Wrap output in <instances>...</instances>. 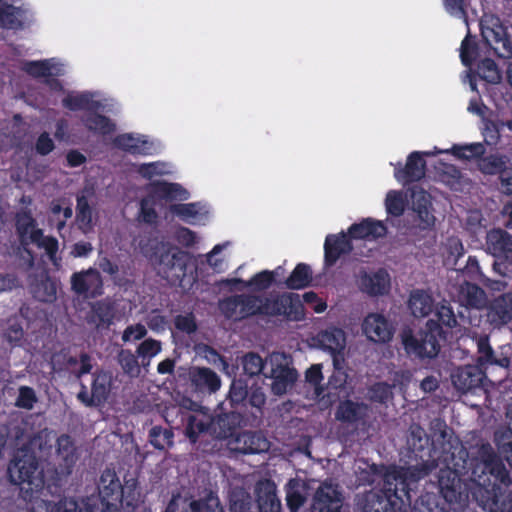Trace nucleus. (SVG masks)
Returning a JSON list of instances; mask_svg holds the SVG:
<instances>
[{
  "instance_id": "nucleus-1",
  "label": "nucleus",
  "mask_w": 512,
  "mask_h": 512,
  "mask_svg": "<svg viewBox=\"0 0 512 512\" xmlns=\"http://www.w3.org/2000/svg\"><path fill=\"white\" fill-rule=\"evenodd\" d=\"M447 445L448 450L442 452L438 461V466L443 467L437 474L439 492L447 503L461 501L462 476L484 487L488 494L486 500L495 494H502V487L512 485L509 471L490 443L481 444L472 456L460 440L450 441Z\"/></svg>"
},
{
  "instance_id": "nucleus-2",
  "label": "nucleus",
  "mask_w": 512,
  "mask_h": 512,
  "mask_svg": "<svg viewBox=\"0 0 512 512\" xmlns=\"http://www.w3.org/2000/svg\"><path fill=\"white\" fill-rule=\"evenodd\" d=\"M454 440L459 439L448 436L445 425L437 438V442L440 444V447H437L435 442L427 435L424 428L417 423H412L408 430L407 446L417 463L407 468L405 478L400 476L394 477V481H396V479H404L409 485L407 479L416 482L429 475L438 467V461L442 452L448 450V445L446 446V444ZM395 483L396 482L392 483V487H394ZM408 488L411 492V488L409 486Z\"/></svg>"
},
{
  "instance_id": "nucleus-3",
  "label": "nucleus",
  "mask_w": 512,
  "mask_h": 512,
  "mask_svg": "<svg viewBox=\"0 0 512 512\" xmlns=\"http://www.w3.org/2000/svg\"><path fill=\"white\" fill-rule=\"evenodd\" d=\"M46 445L47 441L42 433H35L17 450L8 465L7 473L10 482L31 495L38 492L44 483L36 451L43 452Z\"/></svg>"
},
{
  "instance_id": "nucleus-4",
  "label": "nucleus",
  "mask_w": 512,
  "mask_h": 512,
  "mask_svg": "<svg viewBox=\"0 0 512 512\" xmlns=\"http://www.w3.org/2000/svg\"><path fill=\"white\" fill-rule=\"evenodd\" d=\"M401 338L407 354L424 359L436 357L441 348L440 340L446 337L443 327L434 319H429L418 335L408 329L402 332Z\"/></svg>"
},
{
  "instance_id": "nucleus-5",
  "label": "nucleus",
  "mask_w": 512,
  "mask_h": 512,
  "mask_svg": "<svg viewBox=\"0 0 512 512\" xmlns=\"http://www.w3.org/2000/svg\"><path fill=\"white\" fill-rule=\"evenodd\" d=\"M404 499L409 503L412 502L406 481L396 479V483L392 487V482L387 480L382 491L365 493L359 499L358 505L361 506L362 512H397L398 502L404 503Z\"/></svg>"
},
{
  "instance_id": "nucleus-6",
  "label": "nucleus",
  "mask_w": 512,
  "mask_h": 512,
  "mask_svg": "<svg viewBox=\"0 0 512 512\" xmlns=\"http://www.w3.org/2000/svg\"><path fill=\"white\" fill-rule=\"evenodd\" d=\"M227 402L231 409L250 414L253 420L261 418L266 404V395L260 386L248 388V383L242 378L232 380Z\"/></svg>"
},
{
  "instance_id": "nucleus-7",
  "label": "nucleus",
  "mask_w": 512,
  "mask_h": 512,
  "mask_svg": "<svg viewBox=\"0 0 512 512\" xmlns=\"http://www.w3.org/2000/svg\"><path fill=\"white\" fill-rule=\"evenodd\" d=\"M261 316L283 317L287 321L298 322L304 320L305 310L298 294L284 292L261 296Z\"/></svg>"
},
{
  "instance_id": "nucleus-8",
  "label": "nucleus",
  "mask_w": 512,
  "mask_h": 512,
  "mask_svg": "<svg viewBox=\"0 0 512 512\" xmlns=\"http://www.w3.org/2000/svg\"><path fill=\"white\" fill-rule=\"evenodd\" d=\"M219 309L228 319H247L261 316V296L254 294H235L219 302Z\"/></svg>"
},
{
  "instance_id": "nucleus-9",
  "label": "nucleus",
  "mask_w": 512,
  "mask_h": 512,
  "mask_svg": "<svg viewBox=\"0 0 512 512\" xmlns=\"http://www.w3.org/2000/svg\"><path fill=\"white\" fill-rule=\"evenodd\" d=\"M189 254L177 247H168L158 258V273L165 279L177 281L186 275Z\"/></svg>"
},
{
  "instance_id": "nucleus-10",
  "label": "nucleus",
  "mask_w": 512,
  "mask_h": 512,
  "mask_svg": "<svg viewBox=\"0 0 512 512\" xmlns=\"http://www.w3.org/2000/svg\"><path fill=\"white\" fill-rule=\"evenodd\" d=\"M251 498L243 491L233 492L230 495V512H250ZM190 512H224L217 496L209 495L205 499L193 500L190 503Z\"/></svg>"
},
{
  "instance_id": "nucleus-11",
  "label": "nucleus",
  "mask_w": 512,
  "mask_h": 512,
  "mask_svg": "<svg viewBox=\"0 0 512 512\" xmlns=\"http://www.w3.org/2000/svg\"><path fill=\"white\" fill-rule=\"evenodd\" d=\"M263 375L272 380L271 392L276 396L285 394L298 379L297 370L291 367L284 357L272 358L270 372Z\"/></svg>"
},
{
  "instance_id": "nucleus-12",
  "label": "nucleus",
  "mask_w": 512,
  "mask_h": 512,
  "mask_svg": "<svg viewBox=\"0 0 512 512\" xmlns=\"http://www.w3.org/2000/svg\"><path fill=\"white\" fill-rule=\"evenodd\" d=\"M480 32L486 45L497 55L509 56L512 54V44L509 40L507 28L499 18L491 19L490 24L481 21Z\"/></svg>"
},
{
  "instance_id": "nucleus-13",
  "label": "nucleus",
  "mask_w": 512,
  "mask_h": 512,
  "mask_svg": "<svg viewBox=\"0 0 512 512\" xmlns=\"http://www.w3.org/2000/svg\"><path fill=\"white\" fill-rule=\"evenodd\" d=\"M70 284L71 290L84 298L95 299L104 293L103 279L95 268L74 272Z\"/></svg>"
},
{
  "instance_id": "nucleus-14",
  "label": "nucleus",
  "mask_w": 512,
  "mask_h": 512,
  "mask_svg": "<svg viewBox=\"0 0 512 512\" xmlns=\"http://www.w3.org/2000/svg\"><path fill=\"white\" fill-rule=\"evenodd\" d=\"M442 151H437L436 154L441 153ZM435 153H431L428 151L420 152L413 151L411 152L406 160V164L402 167L401 163H398L394 169V177L398 182L407 185L420 181L424 178L426 173V161L424 160V156H433Z\"/></svg>"
},
{
  "instance_id": "nucleus-15",
  "label": "nucleus",
  "mask_w": 512,
  "mask_h": 512,
  "mask_svg": "<svg viewBox=\"0 0 512 512\" xmlns=\"http://www.w3.org/2000/svg\"><path fill=\"white\" fill-rule=\"evenodd\" d=\"M116 312V301L111 297H105L89 303L85 320L97 330L108 329L114 323Z\"/></svg>"
},
{
  "instance_id": "nucleus-16",
  "label": "nucleus",
  "mask_w": 512,
  "mask_h": 512,
  "mask_svg": "<svg viewBox=\"0 0 512 512\" xmlns=\"http://www.w3.org/2000/svg\"><path fill=\"white\" fill-rule=\"evenodd\" d=\"M250 418V414L235 409L222 412L213 417V435L219 439L236 437L237 430L246 425Z\"/></svg>"
},
{
  "instance_id": "nucleus-17",
  "label": "nucleus",
  "mask_w": 512,
  "mask_h": 512,
  "mask_svg": "<svg viewBox=\"0 0 512 512\" xmlns=\"http://www.w3.org/2000/svg\"><path fill=\"white\" fill-rule=\"evenodd\" d=\"M98 489L107 510L116 511L123 504L124 488L114 471L107 469L101 474Z\"/></svg>"
},
{
  "instance_id": "nucleus-18",
  "label": "nucleus",
  "mask_w": 512,
  "mask_h": 512,
  "mask_svg": "<svg viewBox=\"0 0 512 512\" xmlns=\"http://www.w3.org/2000/svg\"><path fill=\"white\" fill-rule=\"evenodd\" d=\"M57 456L59 462L55 468L58 481L70 476L78 460L77 448L73 439L68 434H62L57 438Z\"/></svg>"
},
{
  "instance_id": "nucleus-19",
  "label": "nucleus",
  "mask_w": 512,
  "mask_h": 512,
  "mask_svg": "<svg viewBox=\"0 0 512 512\" xmlns=\"http://www.w3.org/2000/svg\"><path fill=\"white\" fill-rule=\"evenodd\" d=\"M486 252L502 263L512 265V235L502 228H492L485 238Z\"/></svg>"
},
{
  "instance_id": "nucleus-20",
  "label": "nucleus",
  "mask_w": 512,
  "mask_h": 512,
  "mask_svg": "<svg viewBox=\"0 0 512 512\" xmlns=\"http://www.w3.org/2000/svg\"><path fill=\"white\" fill-rule=\"evenodd\" d=\"M188 379L192 390L196 393L211 395L221 387L220 376L208 367H190Z\"/></svg>"
},
{
  "instance_id": "nucleus-21",
  "label": "nucleus",
  "mask_w": 512,
  "mask_h": 512,
  "mask_svg": "<svg viewBox=\"0 0 512 512\" xmlns=\"http://www.w3.org/2000/svg\"><path fill=\"white\" fill-rule=\"evenodd\" d=\"M362 330L365 336L375 343H387L394 334L391 323L378 313H370L364 318Z\"/></svg>"
},
{
  "instance_id": "nucleus-22",
  "label": "nucleus",
  "mask_w": 512,
  "mask_h": 512,
  "mask_svg": "<svg viewBox=\"0 0 512 512\" xmlns=\"http://www.w3.org/2000/svg\"><path fill=\"white\" fill-rule=\"evenodd\" d=\"M352 250V242L347 234H328L324 242V267H333L342 256L350 254Z\"/></svg>"
},
{
  "instance_id": "nucleus-23",
  "label": "nucleus",
  "mask_w": 512,
  "mask_h": 512,
  "mask_svg": "<svg viewBox=\"0 0 512 512\" xmlns=\"http://www.w3.org/2000/svg\"><path fill=\"white\" fill-rule=\"evenodd\" d=\"M181 420L185 423V436L192 444H196L202 434L213 435V417L207 413L192 414L185 411L181 414Z\"/></svg>"
},
{
  "instance_id": "nucleus-24",
  "label": "nucleus",
  "mask_w": 512,
  "mask_h": 512,
  "mask_svg": "<svg viewBox=\"0 0 512 512\" xmlns=\"http://www.w3.org/2000/svg\"><path fill=\"white\" fill-rule=\"evenodd\" d=\"M487 320L496 328L512 321V292L503 293L487 305Z\"/></svg>"
},
{
  "instance_id": "nucleus-25",
  "label": "nucleus",
  "mask_w": 512,
  "mask_h": 512,
  "mask_svg": "<svg viewBox=\"0 0 512 512\" xmlns=\"http://www.w3.org/2000/svg\"><path fill=\"white\" fill-rule=\"evenodd\" d=\"M485 373L478 365H464L455 368L451 373L454 387L465 393L481 386Z\"/></svg>"
},
{
  "instance_id": "nucleus-26",
  "label": "nucleus",
  "mask_w": 512,
  "mask_h": 512,
  "mask_svg": "<svg viewBox=\"0 0 512 512\" xmlns=\"http://www.w3.org/2000/svg\"><path fill=\"white\" fill-rule=\"evenodd\" d=\"M113 144L116 148L131 155L148 156L153 155L156 151L154 144L144 136L135 137L130 133L116 136L113 140Z\"/></svg>"
},
{
  "instance_id": "nucleus-27",
  "label": "nucleus",
  "mask_w": 512,
  "mask_h": 512,
  "mask_svg": "<svg viewBox=\"0 0 512 512\" xmlns=\"http://www.w3.org/2000/svg\"><path fill=\"white\" fill-rule=\"evenodd\" d=\"M234 449L242 454H259L266 452L270 443L266 437L255 431H243L238 433L233 441Z\"/></svg>"
},
{
  "instance_id": "nucleus-28",
  "label": "nucleus",
  "mask_w": 512,
  "mask_h": 512,
  "mask_svg": "<svg viewBox=\"0 0 512 512\" xmlns=\"http://www.w3.org/2000/svg\"><path fill=\"white\" fill-rule=\"evenodd\" d=\"M387 234V227L382 221L371 218L363 219L359 223L352 224L348 229L347 236L359 240H376Z\"/></svg>"
},
{
  "instance_id": "nucleus-29",
  "label": "nucleus",
  "mask_w": 512,
  "mask_h": 512,
  "mask_svg": "<svg viewBox=\"0 0 512 512\" xmlns=\"http://www.w3.org/2000/svg\"><path fill=\"white\" fill-rule=\"evenodd\" d=\"M369 406L364 402H355L350 399L340 401L336 412L335 418L347 424H357L367 417Z\"/></svg>"
},
{
  "instance_id": "nucleus-30",
  "label": "nucleus",
  "mask_w": 512,
  "mask_h": 512,
  "mask_svg": "<svg viewBox=\"0 0 512 512\" xmlns=\"http://www.w3.org/2000/svg\"><path fill=\"white\" fill-rule=\"evenodd\" d=\"M33 298L43 303H52L56 300V282L48 275L36 276L29 285Z\"/></svg>"
},
{
  "instance_id": "nucleus-31",
  "label": "nucleus",
  "mask_w": 512,
  "mask_h": 512,
  "mask_svg": "<svg viewBox=\"0 0 512 512\" xmlns=\"http://www.w3.org/2000/svg\"><path fill=\"white\" fill-rule=\"evenodd\" d=\"M81 122L89 132L100 136L111 135L116 130L115 123L109 117L98 113V110L82 115Z\"/></svg>"
},
{
  "instance_id": "nucleus-32",
  "label": "nucleus",
  "mask_w": 512,
  "mask_h": 512,
  "mask_svg": "<svg viewBox=\"0 0 512 512\" xmlns=\"http://www.w3.org/2000/svg\"><path fill=\"white\" fill-rule=\"evenodd\" d=\"M317 340L320 347L332 355L340 354L346 345V336L341 328L331 327L321 331Z\"/></svg>"
},
{
  "instance_id": "nucleus-33",
  "label": "nucleus",
  "mask_w": 512,
  "mask_h": 512,
  "mask_svg": "<svg viewBox=\"0 0 512 512\" xmlns=\"http://www.w3.org/2000/svg\"><path fill=\"white\" fill-rule=\"evenodd\" d=\"M389 286V275L384 269L374 273H365L360 280L361 290L371 296H379L386 293Z\"/></svg>"
},
{
  "instance_id": "nucleus-34",
  "label": "nucleus",
  "mask_w": 512,
  "mask_h": 512,
  "mask_svg": "<svg viewBox=\"0 0 512 512\" xmlns=\"http://www.w3.org/2000/svg\"><path fill=\"white\" fill-rule=\"evenodd\" d=\"M62 105L70 111H85L86 113L99 110L102 107L101 102L94 100L93 94L89 91L68 94L62 99Z\"/></svg>"
},
{
  "instance_id": "nucleus-35",
  "label": "nucleus",
  "mask_w": 512,
  "mask_h": 512,
  "mask_svg": "<svg viewBox=\"0 0 512 512\" xmlns=\"http://www.w3.org/2000/svg\"><path fill=\"white\" fill-rule=\"evenodd\" d=\"M25 11L21 7L0 0V26L5 29L20 30L24 26Z\"/></svg>"
},
{
  "instance_id": "nucleus-36",
  "label": "nucleus",
  "mask_w": 512,
  "mask_h": 512,
  "mask_svg": "<svg viewBox=\"0 0 512 512\" xmlns=\"http://www.w3.org/2000/svg\"><path fill=\"white\" fill-rule=\"evenodd\" d=\"M320 512H340L341 494L331 485L321 486L315 494Z\"/></svg>"
},
{
  "instance_id": "nucleus-37",
  "label": "nucleus",
  "mask_w": 512,
  "mask_h": 512,
  "mask_svg": "<svg viewBox=\"0 0 512 512\" xmlns=\"http://www.w3.org/2000/svg\"><path fill=\"white\" fill-rule=\"evenodd\" d=\"M408 307L414 317H426L433 311L434 299L425 290L416 289L410 294Z\"/></svg>"
},
{
  "instance_id": "nucleus-38",
  "label": "nucleus",
  "mask_w": 512,
  "mask_h": 512,
  "mask_svg": "<svg viewBox=\"0 0 512 512\" xmlns=\"http://www.w3.org/2000/svg\"><path fill=\"white\" fill-rule=\"evenodd\" d=\"M510 158L501 153H492L489 155H483L478 161V170L488 176L500 175L509 166Z\"/></svg>"
},
{
  "instance_id": "nucleus-39",
  "label": "nucleus",
  "mask_w": 512,
  "mask_h": 512,
  "mask_svg": "<svg viewBox=\"0 0 512 512\" xmlns=\"http://www.w3.org/2000/svg\"><path fill=\"white\" fill-rule=\"evenodd\" d=\"M477 347V365L479 367L486 365H498L500 367L506 368L509 366L510 359L508 357L497 358L495 356L494 350L492 349L487 337L480 338L478 340Z\"/></svg>"
},
{
  "instance_id": "nucleus-40",
  "label": "nucleus",
  "mask_w": 512,
  "mask_h": 512,
  "mask_svg": "<svg viewBox=\"0 0 512 512\" xmlns=\"http://www.w3.org/2000/svg\"><path fill=\"white\" fill-rule=\"evenodd\" d=\"M15 228L22 245H28L31 243L29 241L30 233L31 231L37 230L38 228L36 219L33 217L30 210L22 209L16 213Z\"/></svg>"
},
{
  "instance_id": "nucleus-41",
  "label": "nucleus",
  "mask_w": 512,
  "mask_h": 512,
  "mask_svg": "<svg viewBox=\"0 0 512 512\" xmlns=\"http://www.w3.org/2000/svg\"><path fill=\"white\" fill-rule=\"evenodd\" d=\"M257 504L260 512H281V502L273 484L267 483L257 490Z\"/></svg>"
},
{
  "instance_id": "nucleus-42",
  "label": "nucleus",
  "mask_w": 512,
  "mask_h": 512,
  "mask_svg": "<svg viewBox=\"0 0 512 512\" xmlns=\"http://www.w3.org/2000/svg\"><path fill=\"white\" fill-rule=\"evenodd\" d=\"M312 282V270L308 264L298 263L290 276L286 279L285 285L292 290H300L309 287Z\"/></svg>"
},
{
  "instance_id": "nucleus-43",
  "label": "nucleus",
  "mask_w": 512,
  "mask_h": 512,
  "mask_svg": "<svg viewBox=\"0 0 512 512\" xmlns=\"http://www.w3.org/2000/svg\"><path fill=\"white\" fill-rule=\"evenodd\" d=\"M494 442L498 452L512 467V414L510 425L498 429L494 434Z\"/></svg>"
},
{
  "instance_id": "nucleus-44",
  "label": "nucleus",
  "mask_w": 512,
  "mask_h": 512,
  "mask_svg": "<svg viewBox=\"0 0 512 512\" xmlns=\"http://www.w3.org/2000/svg\"><path fill=\"white\" fill-rule=\"evenodd\" d=\"M153 192L165 200H183L186 199V190L178 183L166 181H155L151 183Z\"/></svg>"
},
{
  "instance_id": "nucleus-45",
  "label": "nucleus",
  "mask_w": 512,
  "mask_h": 512,
  "mask_svg": "<svg viewBox=\"0 0 512 512\" xmlns=\"http://www.w3.org/2000/svg\"><path fill=\"white\" fill-rule=\"evenodd\" d=\"M450 153L461 160H476L478 161L486 153V147L483 143L475 142L465 145L454 144L450 149Z\"/></svg>"
},
{
  "instance_id": "nucleus-46",
  "label": "nucleus",
  "mask_w": 512,
  "mask_h": 512,
  "mask_svg": "<svg viewBox=\"0 0 512 512\" xmlns=\"http://www.w3.org/2000/svg\"><path fill=\"white\" fill-rule=\"evenodd\" d=\"M150 444L157 450H165L174 444V433L160 425L153 426L148 434Z\"/></svg>"
},
{
  "instance_id": "nucleus-47",
  "label": "nucleus",
  "mask_w": 512,
  "mask_h": 512,
  "mask_svg": "<svg viewBox=\"0 0 512 512\" xmlns=\"http://www.w3.org/2000/svg\"><path fill=\"white\" fill-rule=\"evenodd\" d=\"M29 241L43 248L51 261H54L58 252L59 243L53 236H44L42 229L33 230L30 233Z\"/></svg>"
},
{
  "instance_id": "nucleus-48",
  "label": "nucleus",
  "mask_w": 512,
  "mask_h": 512,
  "mask_svg": "<svg viewBox=\"0 0 512 512\" xmlns=\"http://www.w3.org/2000/svg\"><path fill=\"white\" fill-rule=\"evenodd\" d=\"M244 373L249 377L258 376L264 373L266 361L256 352L245 353L241 358Z\"/></svg>"
},
{
  "instance_id": "nucleus-49",
  "label": "nucleus",
  "mask_w": 512,
  "mask_h": 512,
  "mask_svg": "<svg viewBox=\"0 0 512 512\" xmlns=\"http://www.w3.org/2000/svg\"><path fill=\"white\" fill-rule=\"evenodd\" d=\"M477 74L481 79L491 84H497L502 79L496 62L491 58H484L478 63Z\"/></svg>"
},
{
  "instance_id": "nucleus-50",
  "label": "nucleus",
  "mask_w": 512,
  "mask_h": 512,
  "mask_svg": "<svg viewBox=\"0 0 512 512\" xmlns=\"http://www.w3.org/2000/svg\"><path fill=\"white\" fill-rule=\"evenodd\" d=\"M76 221L79 228L83 231L92 228V209L88 203V199L84 195L77 196L76 199Z\"/></svg>"
},
{
  "instance_id": "nucleus-51",
  "label": "nucleus",
  "mask_w": 512,
  "mask_h": 512,
  "mask_svg": "<svg viewBox=\"0 0 512 512\" xmlns=\"http://www.w3.org/2000/svg\"><path fill=\"white\" fill-rule=\"evenodd\" d=\"M137 357L138 356L134 355L129 349H122L118 353V363L124 373L130 377H138L140 374V366Z\"/></svg>"
},
{
  "instance_id": "nucleus-52",
  "label": "nucleus",
  "mask_w": 512,
  "mask_h": 512,
  "mask_svg": "<svg viewBox=\"0 0 512 512\" xmlns=\"http://www.w3.org/2000/svg\"><path fill=\"white\" fill-rule=\"evenodd\" d=\"M483 507L489 512H512V495L495 494L483 501Z\"/></svg>"
},
{
  "instance_id": "nucleus-53",
  "label": "nucleus",
  "mask_w": 512,
  "mask_h": 512,
  "mask_svg": "<svg viewBox=\"0 0 512 512\" xmlns=\"http://www.w3.org/2000/svg\"><path fill=\"white\" fill-rule=\"evenodd\" d=\"M435 316L437 317V320L435 321L448 329H452L458 325L457 318L451 304L445 300L436 306Z\"/></svg>"
},
{
  "instance_id": "nucleus-54",
  "label": "nucleus",
  "mask_w": 512,
  "mask_h": 512,
  "mask_svg": "<svg viewBox=\"0 0 512 512\" xmlns=\"http://www.w3.org/2000/svg\"><path fill=\"white\" fill-rule=\"evenodd\" d=\"M412 512H443L439 508L438 497L429 492L422 493L417 497L412 506Z\"/></svg>"
},
{
  "instance_id": "nucleus-55",
  "label": "nucleus",
  "mask_w": 512,
  "mask_h": 512,
  "mask_svg": "<svg viewBox=\"0 0 512 512\" xmlns=\"http://www.w3.org/2000/svg\"><path fill=\"white\" fill-rule=\"evenodd\" d=\"M239 281L244 283L248 288H252L256 291H264L274 283V272L263 270L253 275L248 281Z\"/></svg>"
},
{
  "instance_id": "nucleus-56",
  "label": "nucleus",
  "mask_w": 512,
  "mask_h": 512,
  "mask_svg": "<svg viewBox=\"0 0 512 512\" xmlns=\"http://www.w3.org/2000/svg\"><path fill=\"white\" fill-rule=\"evenodd\" d=\"M52 66L48 60L26 61L22 70L33 78H48L52 75Z\"/></svg>"
},
{
  "instance_id": "nucleus-57",
  "label": "nucleus",
  "mask_w": 512,
  "mask_h": 512,
  "mask_svg": "<svg viewBox=\"0 0 512 512\" xmlns=\"http://www.w3.org/2000/svg\"><path fill=\"white\" fill-rule=\"evenodd\" d=\"M478 56V45L476 41L467 34L463 39L460 48V58L464 66L470 67Z\"/></svg>"
},
{
  "instance_id": "nucleus-58",
  "label": "nucleus",
  "mask_w": 512,
  "mask_h": 512,
  "mask_svg": "<svg viewBox=\"0 0 512 512\" xmlns=\"http://www.w3.org/2000/svg\"><path fill=\"white\" fill-rule=\"evenodd\" d=\"M91 392L94 398H97V403L106 401L109 393V381L105 373H95L91 385Z\"/></svg>"
},
{
  "instance_id": "nucleus-59",
  "label": "nucleus",
  "mask_w": 512,
  "mask_h": 512,
  "mask_svg": "<svg viewBox=\"0 0 512 512\" xmlns=\"http://www.w3.org/2000/svg\"><path fill=\"white\" fill-rule=\"evenodd\" d=\"M162 350V343L159 340L148 338L142 341L137 347V356L142 359V364L145 365L144 361L147 359V364L152 357L159 354Z\"/></svg>"
},
{
  "instance_id": "nucleus-60",
  "label": "nucleus",
  "mask_w": 512,
  "mask_h": 512,
  "mask_svg": "<svg viewBox=\"0 0 512 512\" xmlns=\"http://www.w3.org/2000/svg\"><path fill=\"white\" fill-rule=\"evenodd\" d=\"M382 477V470L376 465H367L365 468H360L357 473V481L359 485L371 486Z\"/></svg>"
},
{
  "instance_id": "nucleus-61",
  "label": "nucleus",
  "mask_w": 512,
  "mask_h": 512,
  "mask_svg": "<svg viewBox=\"0 0 512 512\" xmlns=\"http://www.w3.org/2000/svg\"><path fill=\"white\" fill-rule=\"evenodd\" d=\"M385 205L387 213L394 217H399L404 213L405 201L400 192H388L385 199Z\"/></svg>"
},
{
  "instance_id": "nucleus-62",
  "label": "nucleus",
  "mask_w": 512,
  "mask_h": 512,
  "mask_svg": "<svg viewBox=\"0 0 512 512\" xmlns=\"http://www.w3.org/2000/svg\"><path fill=\"white\" fill-rule=\"evenodd\" d=\"M174 326L176 330L191 335L198 329L196 318L192 312L179 314L174 317Z\"/></svg>"
},
{
  "instance_id": "nucleus-63",
  "label": "nucleus",
  "mask_w": 512,
  "mask_h": 512,
  "mask_svg": "<svg viewBox=\"0 0 512 512\" xmlns=\"http://www.w3.org/2000/svg\"><path fill=\"white\" fill-rule=\"evenodd\" d=\"M369 395L372 402L384 404L392 397V387L386 382L374 383L369 388Z\"/></svg>"
},
{
  "instance_id": "nucleus-64",
  "label": "nucleus",
  "mask_w": 512,
  "mask_h": 512,
  "mask_svg": "<svg viewBox=\"0 0 512 512\" xmlns=\"http://www.w3.org/2000/svg\"><path fill=\"white\" fill-rule=\"evenodd\" d=\"M37 396L33 388L29 386H21L19 388V394L16 398L15 405L18 408L25 410H31L34 404L37 402Z\"/></svg>"
}]
</instances>
